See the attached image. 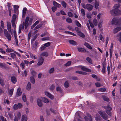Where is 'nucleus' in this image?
<instances>
[{
  "label": "nucleus",
  "instance_id": "1",
  "mask_svg": "<svg viewBox=\"0 0 121 121\" xmlns=\"http://www.w3.org/2000/svg\"><path fill=\"white\" fill-rule=\"evenodd\" d=\"M29 18L28 17H27L25 20V22H23L22 28L23 29L24 28V27L25 29H26L29 25Z\"/></svg>",
  "mask_w": 121,
  "mask_h": 121
},
{
  "label": "nucleus",
  "instance_id": "2",
  "mask_svg": "<svg viewBox=\"0 0 121 121\" xmlns=\"http://www.w3.org/2000/svg\"><path fill=\"white\" fill-rule=\"evenodd\" d=\"M111 14L113 16H115L117 15H119L121 13V11L119 10L115 9L111 10L110 11Z\"/></svg>",
  "mask_w": 121,
  "mask_h": 121
},
{
  "label": "nucleus",
  "instance_id": "3",
  "mask_svg": "<svg viewBox=\"0 0 121 121\" xmlns=\"http://www.w3.org/2000/svg\"><path fill=\"white\" fill-rule=\"evenodd\" d=\"M99 113L104 119L106 120L108 119V116L104 112L100 111L99 112Z\"/></svg>",
  "mask_w": 121,
  "mask_h": 121
},
{
  "label": "nucleus",
  "instance_id": "4",
  "mask_svg": "<svg viewBox=\"0 0 121 121\" xmlns=\"http://www.w3.org/2000/svg\"><path fill=\"white\" fill-rule=\"evenodd\" d=\"M16 18V15L14 14H13L12 16V18L11 21L12 25L13 27H14L15 29L16 27V25L15 24V22Z\"/></svg>",
  "mask_w": 121,
  "mask_h": 121
},
{
  "label": "nucleus",
  "instance_id": "5",
  "mask_svg": "<svg viewBox=\"0 0 121 121\" xmlns=\"http://www.w3.org/2000/svg\"><path fill=\"white\" fill-rule=\"evenodd\" d=\"M82 7L85 9H86L89 11H90L93 8L92 6L90 4H87L86 5L84 4Z\"/></svg>",
  "mask_w": 121,
  "mask_h": 121
},
{
  "label": "nucleus",
  "instance_id": "6",
  "mask_svg": "<svg viewBox=\"0 0 121 121\" xmlns=\"http://www.w3.org/2000/svg\"><path fill=\"white\" fill-rule=\"evenodd\" d=\"M37 103L39 107H41L43 106V104L42 102L41 99L39 98L37 100Z\"/></svg>",
  "mask_w": 121,
  "mask_h": 121
},
{
  "label": "nucleus",
  "instance_id": "7",
  "mask_svg": "<svg viewBox=\"0 0 121 121\" xmlns=\"http://www.w3.org/2000/svg\"><path fill=\"white\" fill-rule=\"evenodd\" d=\"M44 93L47 96L51 99H53L54 96L49 92L47 91H45L44 92Z\"/></svg>",
  "mask_w": 121,
  "mask_h": 121
},
{
  "label": "nucleus",
  "instance_id": "8",
  "mask_svg": "<svg viewBox=\"0 0 121 121\" xmlns=\"http://www.w3.org/2000/svg\"><path fill=\"white\" fill-rule=\"evenodd\" d=\"M22 94V92L21 91V88L20 87H19L17 89L16 93V96L18 97L20 96Z\"/></svg>",
  "mask_w": 121,
  "mask_h": 121
},
{
  "label": "nucleus",
  "instance_id": "9",
  "mask_svg": "<svg viewBox=\"0 0 121 121\" xmlns=\"http://www.w3.org/2000/svg\"><path fill=\"white\" fill-rule=\"evenodd\" d=\"M84 118L85 120L87 121H92L91 116L90 115H88L86 116Z\"/></svg>",
  "mask_w": 121,
  "mask_h": 121
},
{
  "label": "nucleus",
  "instance_id": "10",
  "mask_svg": "<svg viewBox=\"0 0 121 121\" xmlns=\"http://www.w3.org/2000/svg\"><path fill=\"white\" fill-rule=\"evenodd\" d=\"M43 61L44 59L42 57H40L37 63L38 65H41L43 63Z\"/></svg>",
  "mask_w": 121,
  "mask_h": 121
},
{
  "label": "nucleus",
  "instance_id": "11",
  "mask_svg": "<svg viewBox=\"0 0 121 121\" xmlns=\"http://www.w3.org/2000/svg\"><path fill=\"white\" fill-rule=\"evenodd\" d=\"M27 116L25 114L22 115V116L21 121H27Z\"/></svg>",
  "mask_w": 121,
  "mask_h": 121
},
{
  "label": "nucleus",
  "instance_id": "12",
  "mask_svg": "<svg viewBox=\"0 0 121 121\" xmlns=\"http://www.w3.org/2000/svg\"><path fill=\"white\" fill-rule=\"evenodd\" d=\"M7 28L8 31L11 32V27L10 23L8 22H7Z\"/></svg>",
  "mask_w": 121,
  "mask_h": 121
},
{
  "label": "nucleus",
  "instance_id": "13",
  "mask_svg": "<svg viewBox=\"0 0 121 121\" xmlns=\"http://www.w3.org/2000/svg\"><path fill=\"white\" fill-rule=\"evenodd\" d=\"M121 30V27H119L116 28L114 29L113 30V33L115 34L118 31L120 30Z\"/></svg>",
  "mask_w": 121,
  "mask_h": 121
},
{
  "label": "nucleus",
  "instance_id": "14",
  "mask_svg": "<svg viewBox=\"0 0 121 121\" xmlns=\"http://www.w3.org/2000/svg\"><path fill=\"white\" fill-rule=\"evenodd\" d=\"M53 5L55 6V7L56 8H59L61 7L60 4L56 2L55 1H54L53 2Z\"/></svg>",
  "mask_w": 121,
  "mask_h": 121
},
{
  "label": "nucleus",
  "instance_id": "15",
  "mask_svg": "<svg viewBox=\"0 0 121 121\" xmlns=\"http://www.w3.org/2000/svg\"><path fill=\"white\" fill-rule=\"evenodd\" d=\"M69 43L73 46H77L78 44L77 43L73 40H70L69 41Z\"/></svg>",
  "mask_w": 121,
  "mask_h": 121
},
{
  "label": "nucleus",
  "instance_id": "16",
  "mask_svg": "<svg viewBox=\"0 0 121 121\" xmlns=\"http://www.w3.org/2000/svg\"><path fill=\"white\" fill-rule=\"evenodd\" d=\"M41 99L45 103L47 104L49 102L48 99L46 98L42 97H41Z\"/></svg>",
  "mask_w": 121,
  "mask_h": 121
},
{
  "label": "nucleus",
  "instance_id": "17",
  "mask_svg": "<svg viewBox=\"0 0 121 121\" xmlns=\"http://www.w3.org/2000/svg\"><path fill=\"white\" fill-rule=\"evenodd\" d=\"M11 80L12 82L14 84H15L17 81V80L16 78L13 76L11 77Z\"/></svg>",
  "mask_w": 121,
  "mask_h": 121
},
{
  "label": "nucleus",
  "instance_id": "18",
  "mask_svg": "<svg viewBox=\"0 0 121 121\" xmlns=\"http://www.w3.org/2000/svg\"><path fill=\"white\" fill-rule=\"evenodd\" d=\"M78 50L80 52H86V50L84 48H78Z\"/></svg>",
  "mask_w": 121,
  "mask_h": 121
},
{
  "label": "nucleus",
  "instance_id": "19",
  "mask_svg": "<svg viewBox=\"0 0 121 121\" xmlns=\"http://www.w3.org/2000/svg\"><path fill=\"white\" fill-rule=\"evenodd\" d=\"M26 8H23L22 11V17H25L26 12Z\"/></svg>",
  "mask_w": 121,
  "mask_h": 121
},
{
  "label": "nucleus",
  "instance_id": "20",
  "mask_svg": "<svg viewBox=\"0 0 121 121\" xmlns=\"http://www.w3.org/2000/svg\"><path fill=\"white\" fill-rule=\"evenodd\" d=\"M5 36L7 37L9 41L11 40V36L10 34L8 33L6 35H5Z\"/></svg>",
  "mask_w": 121,
  "mask_h": 121
},
{
  "label": "nucleus",
  "instance_id": "21",
  "mask_svg": "<svg viewBox=\"0 0 121 121\" xmlns=\"http://www.w3.org/2000/svg\"><path fill=\"white\" fill-rule=\"evenodd\" d=\"M22 100L24 102H26L27 101L26 96L25 94H23L22 95Z\"/></svg>",
  "mask_w": 121,
  "mask_h": 121
},
{
  "label": "nucleus",
  "instance_id": "22",
  "mask_svg": "<svg viewBox=\"0 0 121 121\" xmlns=\"http://www.w3.org/2000/svg\"><path fill=\"white\" fill-rule=\"evenodd\" d=\"M81 69L83 71L87 72H90L91 70L89 69L85 68L84 67H82L81 68Z\"/></svg>",
  "mask_w": 121,
  "mask_h": 121
},
{
  "label": "nucleus",
  "instance_id": "23",
  "mask_svg": "<svg viewBox=\"0 0 121 121\" xmlns=\"http://www.w3.org/2000/svg\"><path fill=\"white\" fill-rule=\"evenodd\" d=\"M84 45L87 48H88L90 49H92V47L90 46V45L88 43H84Z\"/></svg>",
  "mask_w": 121,
  "mask_h": 121
},
{
  "label": "nucleus",
  "instance_id": "24",
  "mask_svg": "<svg viewBox=\"0 0 121 121\" xmlns=\"http://www.w3.org/2000/svg\"><path fill=\"white\" fill-rule=\"evenodd\" d=\"M39 35L38 34H37L35 35L34 36L33 38L31 39V43H32L34 41L37 37Z\"/></svg>",
  "mask_w": 121,
  "mask_h": 121
},
{
  "label": "nucleus",
  "instance_id": "25",
  "mask_svg": "<svg viewBox=\"0 0 121 121\" xmlns=\"http://www.w3.org/2000/svg\"><path fill=\"white\" fill-rule=\"evenodd\" d=\"M76 73H77L82 74L84 75H86L87 74V73L81 71H76Z\"/></svg>",
  "mask_w": 121,
  "mask_h": 121
},
{
  "label": "nucleus",
  "instance_id": "26",
  "mask_svg": "<svg viewBox=\"0 0 121 121\" xmlns=\"http://www.w3.org/2000/svg\"><path fill=\"white\" fill-rule=\"evenodd\" d=\"M13 91L14 89L13 88L10 89L9 91V95L10 97H11L12 95Z\"/></svg>",
  "mask_w": 121,
  "mask_h": 121
},
{
  "label": "nucleus",
  "instance_id": "27",
  "mask_svg": "<svg viewBox=\"0 0 121 121\" xmlns=\"http://www.w3.org/2000/svg\"><path fill=\"white\" fill-rule=\"evenodd\" d=\"M78 35L80 36L83 38H84L85 37V35L84 34L80 31L78 33Z\"/></svg>",
  "mask_w": 121,
  "mask_h": 121
},
{
  "label": "nucleus",
  "instance_id": "28",
  "mask_svg": "<svg viewBox=\"0 0 121 121\" xmlns=\"http://www.w3.org/2000/svg\"><path fill=\"white\" fill-rule=\"evenodd\" d=\"M56 90L57 91L60 93H61L63 91L61 87L59 86L58 87L56 88Z\"/></svg>",
  "mask_w": 121,
  "mask_h": 121
},
{
  "label": "nucleus",
  "instance_id": "29",
  "mask_svg": "<svg viewBox=\"0 0 121 121\" xmlns=\"http://www.w3.org/2000/svg\"><path fill=\"white\" fill-rule=\"evenodd\" d=\"M54 71V68L52 67L48 71V73L50 74L52 73Z\"/></svg>",
  "mask_w": 121,
  "mask_h": 121
},
{
  "label": "nucleus",
  "instance_id": "30",
  "mask_svg": "<svg viewBox=\"0 0 121 121\" xmlns=\"http://www.w3.org/2000/svg\"><path fill=\"white\" fill-rule=\"evenodd\" d=\"M31 88V85L30 82H29L27 84L26 87V89L28 90H29Z\"/></svg>",
  "mask_w": 121,
  "mask_h": 121
},
{
  "label": "nucleus",
  "instance_id": "31",
  "mask_svg": "<svg viewBox=\"0 0 121 121\" xmlns=\"http://www.w3.org/2000/svg\"><path fill=\"white\" fill-rule=\"evenodd\" d=\"M19 8V6L18 5H14V11L15 13H16L17 11L18 10V9Z\"/></svg>",
  "mask_w": 121,
  "mask_h": 121
},
{
  "label": "nucleus",
  "instance_id": "32",
  "mask_svg": "<svg viewBox=\"0 0 121 121\" xmlns=\"http://www.w3.org/2000/svg\"><path fill=\"white\" fill-rule=\"evenodd\" d=\"M48 54L47 52H43L41 54V56H45L47 57L48 56Z\"/></svg>",
  "mask_w": 121,
  "mask_h": 121
},
{
  "label": "nucleus",
  "instance_id": "33",
  "mask_svg": "<svg viewBox=\"0 0 121 121\" xmlns=\"http://www.w3.org/2000/svg\"><path fill=\"white\" fill-rule=\"evenodd\" d=\"M117 37H119V38L118 39L119 41L121 43V32L119 33L117 35Z\"/></svg>",
  "mask_w": 121,
  "mask_h": 121
},
{
  "label": "nucleus",
  "instance_id": "34",
  "mask_svg": "<svg viewBox=\"0 0 121 121\" xmlns=\"http://www.w3.org/2000/svg\"><path fill=\"white\" fill-rule=\"evenodd\" d=\"M104 108L106 109V110H107L108 111H110L112 110V108L109 106V105H108L106 106H105Z\"/></svg>",
  "mask_w": 121,
  "mask_h": 121
},
{
  "label": "nucleus",
  "instance_id": "35",
  "mask_svg": "<svg viewBox=\"0 0 121 121\" xmlns=\"http://www.w3.org/2000/svg\"><path fill=\"white\" fill-rule=\"evenodd\" d=\"M30 82L34 84L35 83V80L33 77H30Z\"/></svg>",
  "mask_w": 121,
  "mask_h": 121
},
{
  "label": "nucleus",
  "instance_id": "36",
  "mask_svg": "<svg viewBox=\"0 0 121 121\" xmlns=\"http://www.w3.org/2000/svg\"><path fill=\"white\" fill-rule=\"evenodd\" d=\"M117 19L116 18H113L112 21V24H117Z\"/></svg>",
  "mask_w": 121,
  "mask_h": 121
},
{
  "label": "nucleus",
  "instance_id": "37",
  "mask_svg": "<svg viewBox=\"0 0 121 121\" xmlns=\"http://www.w3.org/2000/svg\"><path fill=\"white\" fill-rule=\"evenodd\" d=\"M101 118L98 115L96 116L95 120L96 121H101Z\"/></svg>",
  "mask_w": 121,
  "mask_h": 121
},
{
  "label": "nucleus",
  "instance_id": "38",
  "mask_svg": "<svg viewBox=\"0 0 121 121\" xmlns=\"http://www.w3.org/2000/svg\"><path fill=\"white\" fill-rule=\"evenodd\" d=\"M0 67L2 68H5L6 67V65L5 63H0Z\"/></svg>",
  "mask_w": 121,
  "mask_h": 121
},
{
  "label": "nucleus",
  "instance_id": "39",
  "mask_svg": "<svg viewBox=\"0 0 121 121\" xmlns=\"http://www.w3.org/2000/svg\"><path fill=\"white\" fill-rule=\"evenodd\" d=\"M120 6V5L119 4H117L115 5L114 7L115 9L116 10H119L118 9L119 7Z\"/></svg>",
  "mask_w": 121,
  "mask_h": 121
},
{
  "label": "nucleus",
  "instance_id": "40",
  "mask_svg": "<svg viewBox=\"0 0 121 121\" xmlns=\"http://www.w3.org/2000/svg\"><path fill=\"white\" fill-rule=\"evenodd\" d=\"M102 98L105 101H109V99L106 96H103Z\"/></svg>",
  "mask_w": 121,
  "mask_h": 121
},
{
  "label": "nucleus",
  "instance_id": "41",
  "mask_svg": "<svg viewBox=\"0 0 121 121\" xmlns=\"http://www.w3.org/2000/svg\"><path fill=\"white\" fill-rule=\"evenodd\" d=\"M66 20L67 22L68 23H71L72 22V19L69 17L67 18Z\"/></svg>",
  "mask_w": 121,
  "mask_h": 121
},
{
  "label": "nucleus",
  "instance_id": "42",
  "mask_svg": "<svg viewBox=\"0 0 121 121\" xmlns=\"http://www.w3.org/2000/svg\"><path fill=\"white\" fill-rule=\"evenodd\" d=\"M55 88L54 85L53 84H52L49 87L50 90L52 91Z\"/></svg>",
  "mask_w": 121,
  "mask_h": 121
},
{
  "label": "nucleus",
  "instance_id": "43",
  "mask_svg": "<svg viewBox=\"0 0 121 121\" xmlns=\"http://www.w3.org/2000/svg\"><path fill=\"white\" fill-rule=\"evenodd\" d=\"M21 114L20 112H18L17 113V115L15 117H16L19 119H20L21 116Z\"/></svg>",
  "mask_w": 121,
  "mask_h": 121
},
{
  "label": "nucleus",
  "instance_id": "44",
  "mask_svg": "<svg viewBox=\"0 0 121 121\" xmlns=\"http://www.w3.org/2000/svg\"><path fill=\"white\" fill-rule=\"evenodd\" d=\"M42 26V24H39V25L37 26L34 29V30H35L36 29H37L40 27H41Z\"/></svg>",
  "mask_w": 121,
  "mask_h": 121
},
{
  "label": "nucleus",
  "instance_id": "45",
  "mask_svg": "<svg viewBox=\"0 0 121 121\" xmlns=\"http://www.w3.org/2000/svg\"><path fill=\"white\" fill-rule=\"evenodd\" d=\"M75 23L77 26L79 27H81V24L78 21H75Z\"/></svg>",
  "mask_w": 121,
  "mask_h": 121
},
{
  "label": "nucleus",
  "instance_id": "46",
  "mask_svg": "<svg viewBox=\"0 0 121 121\" xmlns=\"http://www.w3.org/2000/svg\"><path fill=\"white\" fill-rule=\"evenodd\" d=\"M30 57L32 58H34V59H36L37 58V56H33V55L31 53H30Z\"/></svg>",
  "mask_w": 121,
  "mask_h": 121
},
{
  "label": "nucleus",
  "instance_id": "47",
  "mask_svg": "<svg viewBox=\"0 0 121 121\" xmlns=\"http://www.w3.org/2000/svg\"><path fill=\"white\" fill-rule=\"evenodd\" d=\"M17 105L18 106V108L19 109L22 108L23 107L22 104L20 103H18L17 104Z\"/></svg>",
  "mask_w": 121,
  "mask_h": 121
},
{
  "label": "nucleus",
  "instance_id": "48",
  "mask_svg": "<svg viewBox=\"0 0 121 121\" xmlns=\"http://www.w3.org/2000/svg\"><path fill=\"white\" fill-rule=\"evenodd\" d=\"M14 110H16L18 109V108L17 104H15L13 106V107Z\"/></svg>",
  "mask_w": 121,
  "mask_h": 121
},
{
  "label": "nucleus",
  "instance_id": "49",
  "mask_svg": "<svg viewBox=\"0 0 121 121\" xmlns=\"http://www.w3.org/2000/svg\"><path fill=\"white\" fill-rule=\"evenodd\" d=\"M87 60L91 64H92L91 59L89 57H87L86 58Z\"/></svg>",
  "mask_w": 121,
  "mask_h": 121
},
{
  "label": "nucleus",
  "instance_id": "50",
  "mask_svg": "<svg viewBox=\"0 0 121 121\" xmlns=\"http://www.w3.org/2000/svg\"><path fill=\"white\" fill-rule=\"evenodd\" d=\"M99 5V3L98 2L96 1L95 4V6L96 8L97 9Z\"/></svg>",
  "mask_w": 121,
  "mask_h": 121
},
{
  "label": "nucleus",
  "instance_id": "51",
  "mask_svg": "<svg viewBox=\"0 0 121 121\" xmlns=\"http://www.w3.org/2000/svg\"><path fill=\"white\" fill-rule=\"evenodd\" d=\"M61 4L64 8L66 7V4L64 1H63L61 2Z\"/></svg>",
  "mask_w": 121,
  "mask_h": 121
},
{
  "label": "nucleus",
  "instance_id": "52",
  "mask_svg": "<svg viewBox=\"0 0 121 121\" xmlns=\"http://www.w3.org/2000/svg\"><path fill=\"white\" fill-rule=\"evenodd\" d=\"M10 55L12 58L14 59L16 56V55L14 53H10Z\"/></svg>",
  "mask_w": 121,
  "mask_h": 121
},
{
  "label": "nucleus",
  "instance_id": "53",
  "mask_svg": "<svg viewBox=\"0 0 121 121\" xmlns=\"http://www.w3.org/2000/svg\"><path fill=\"white\" fill-rule=\"evenodd\" d=\"M38 44V42L36 41H35L34 44L33 45V47L34 48H36Z\"/></svg>",
  "mask_w": 121,
  "mask_h": 121
},
{
  "label": "nucleus",
  "instance_id": "54",
  "mask_svg": "<svg viewBox=\"0 0 121 121\" xmlns=\"http://www.w3.org/2000/svg\"><path fill=\"white\" fill-rule=\"evenodd\" d=\"M20 66L22 68V69L24 68L25 65L23 62H22L20 65Z\"/></svg>",
  "mask_w": 121,
  "mask_h": 121
},
{
  "label": "nucleus",
  "instance_id": "55",
  "mask_svg": "<svg viewBox=\"0 0 121 121\" xmlns=\"http://www.w3.org/2000/svg\"><path fill=\"white\" fill-rule=\"evenodd\" d=\"M43 45L45 47H48L50 45V42H48L44 44H43Z\"/></svg>",
  "mask_w": 121,
  "mask_h": 121
},
{
  "label": "nucleus",
  "instance_id": "56",
  "mask_svg": "<svg viewBox=\"0 0 121 121\" xmlns=\"http://www.w3.org/2000/svg\"><path fill=\"white\" fill-rule=\"evenodd\" d=\"M31 34V32H30L28 34V39H27L28 40V41H29L30 40V38Z\"/></svg>",
  "mask_w": 121,
  "mask_h": 121
},
{
  "label": "nucleus",
  "instance_id": "57",
  "mask_svg": "<svg viewBox=\"0 0 121 121\" xmlns=\"http://www.w3.org/2000/svg\"><path fill=\"white\" fill-rule=\"evenodd\" d=\"M105 88H100L99 89L98 91H99L103 92L105 91H106Z\"/></svg>",
  "mask_w": 121,
  "mask_h": 121
},
{
  "label": "nucleus",
  "instance_id": "58",
  "mask_svg": "<svg viewBox=\"0 0 121 121\" xmlns=\"http://www.w3.org/2000/svg\"><path fill=\"white\" fill-rule=\"evenodd\" d=\"M13 51V49L10 48H7L6 50V52H12Z\"/></svg>",
  "mask_w": 121,
  "mask_h": 121
},
{
  "label": "nucleus",
  "instance_id": "59",
  "mask_svg": "<svg viewBox=\"0 0 121 121\" xmlns=\"http://www.w3.org/2000/svg\"><path fill=\"white\" fill-rule=\"evenodd\" d=\"M14 38H15V41L16 42V44L18 46L19 45L18 44L17 39V36H15Z\"/></svg>",
  "mask_w": 121,
  "mask_h": 121
},
{
  "label": "nucleus",
  "instance_id": "60",
  "mask_svg": "<svg viewBox=\"0 0 121 121\" xmlns=\"http://www.w3.org/2000/svg\"><path fill=\"white\" fill-rule=\"evenodd\" d=\"M106 112L110 116H111V112L110 111H108V110H106Z\"/></svg>",
  "mask_w": 121,
  "mask_h": 121
},
{
  "label": "nucleus",
  "instance_id": "61",
  "mask_svg": "<svg viewBox=\"0 0 121 121\" xmlns=\"http://www.w3.org/2000/svg\"><path fill=\"white\" fill-rule=\"evenodd\" d=\"M64 86L66 88L68 87L69 86V85L67 81L65 82L64 84Z\"/></svg>",
  "mask_w": 121,
  "mask_h": 121
},
{
  "label": "nucleus",
  "instance_id": "62",
  "mask_svg": "<svg viewBox=\"0 0 121 121\" xmlns=\"http://www.w3.org/2000/svg\"><path fill=\"white\" fill-rule=\"evenodd\" d=\"M81 12L83 16H84L85 15V11L83 9H81Z\"/></svg>",
  "mask_w": 121,
  "mask_h": 121
},
{
  "label": "nucleus",
  "instance_id": "63",
  "mask_svg": "<svg viewBox=\"0 0 121 121\" xmlns=\"http://www.w3.org/2000/svg\"><path fill=\"white\" fill-rule=\"evenodd\" d=\"M93 23L95 26L97 25V20L95 19H94L93 20Z\"/></svg>",
  "mask_w": 121,
  "mask_h": 121
},
{
  "label": "nucleus",
  "instance_id": "64",
  "mask_svg": "<svg viewBox=\"0 0 121 121\" xmlns=\"http://www.w3.org/2000/svg\"><path fill=\"white\" fill-rule=\"evenodd\" d=\"M117 24L120 25H121V17L120 18L118 22H117Z\"/></svg>",
  "mask_w": 121,
  "mask_h": 121
}]
</instances>
